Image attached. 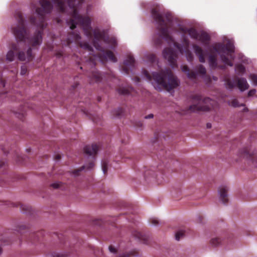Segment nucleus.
<instances>
[{
    "instance_id": "33",
    "label": "nucleus",
    "mask_w": 257,
    "mask_h": 257,
    "mask_svg": "<svg viewBox=\"0 0 257 257\" xmlns=\"http://www.w3.org/2000/svg\"><path fill=\"white\" fill-rule=\"evenodd\" d=\"M80 47L84 49L88 50L90 51L92 49V48L87 43H81Z\"/></svg>"
},
{
    "instance_id": "30",
    "label": "nucleus",
    "mask_w": 257,
    "mask_h": 257,
    "mask_svg": "<svg viewBox=\"0 0 257 257\" xmlns=\"http://www.w3.org/2000/svg\"><path fill=\"white\" fill-rule=\"evenodd\" d=\"M210 243L212 244V245L216 246L220 244V239L219 238H218V237L213 238L211 240Z\"/></svg>"
},
{
    "instance_id": "47",
    "label": "nucleus",
    "mask_w": 257,
    "mask_h": 257,
    "mask_svg": "<svg viewBox=\"0 0 257 257\" xmlns=\"http://www.w3.org/2000/svg\"><path fill=\"white\" fill-rule=\"evenodd\" d=\"M31 22L32 23H33V24H36V22H35V20H34V18H32L31 19Z\"/></svg>"
},
{
    "instance_id": "44",
    "label": "nucleus",
    "mask_w": 257,
    "mask_h": 257,
    "mask_svg": "<svg viewBox=\"0 0 257 257\" xmlns=\"http://www.w3.org/2000/svg\"><path fill=\"white\" fill-rule=\"evenodd\" d=\"M61 158V155L60 154H57L55 156V160L57 161L59 160Z\"/></svg>"
},
{
    "instance_id": "13",
    "label": "nucleus",
    "mask_w": 257,
    "mask_h": 257,
    "mask_svg": "<svg viewBox=\"0 0 257 257\" xmlns=\"http://www.w3.org/2000/svg\"><path fill=\"white\" fill-rule=\"evenodd\" d=\"M192 49L195 55L198 57L199 62L204 63L207 56V51H204L201 47L196 44L193 45Z\"/></svg>"
},
{
    "instance_id": "34",
    "label": "nucleus",
    "mask_w": 257,
    "mask_h": 257,
    "mask_svg": "<svg viewBox=\"0 0 257 257\" xmlns=\"http://www.w3.org/2000/svg\"><path fill=\"white\" fill-rule=\"evenodd\" d=\"M118 92L120 94L126 95L129 93V91L127 89L122 88L118 90Z\"/></svg>"
},
{
    "instance_id": "1",
    "label": "nucleus",
    "mask_w": 257,
    "mask_h": 257,
    "mask_svg": "<svg viewBox=\"0 0 257 257\" xmlns=\"http://www.w3.org/2000/svg\"><path fill=\"white\" fill-rule=\"evenodd\" d=\"M15 17L18 23L12 26V30L17 44H13L12 49L16 51H20L18 54L19 60L29 61L33 59L30 45L37 47L41 44L42 32L37 31L30 38L29 32L25 28V21L22 13L20 12H17Z\"/></svg>"
},
{
    "instance_id": "46",
    "label": "nucleus",
    "mask_w": 257,
    "mask_h": 257,
    "mask_svg": "<svg viewBox=\"0 0 257 257\" xmlns=\"http://www.w3.org/2000/svg\"><path fill=\"white\" fill-rule=\"evenodd\" d=\"M210 81V78H205V81L206 84L208 85V82Z\"/></svg>"
},
{
    "instance_id": "8",
    "label": "nucleus",
    "mask_w": 257,
    "mask_h": 257,
    "mask_svg": "<svg viewBox=\"0 0 257 257\" xmlns=\"http://www.w3.org/2000/svg\"><path fill=\"white\" fill-rule=\"evenodd\" d=\"M152 16L158 24L157 29L160 32V37L167 41H173V39L169 35L167 25L162 18V16L157 11L152 10Z\"/></svg>"
},
{
    "instance_id": "53",
    "label": "nucleus",
    "mask_w": 257,
    "mask_h": 257,
    "mask_svg": "<svg viewBox=\"0 0 257 257\" xmlns=\"http://www.w3.org/2000/svg\"><path fill=\"white\" fill-rule=\"evenodd\" d=\"M25 209H26V210H27V211L29 210V209L28 207H27V208H26Z\"/></svg>"
},
{
    "instance_id": "25",
    "label": "nucleus",
    "mask_w": 257,
    "mask_h": 257,
    "mask_svg": "<svg viewBox=\"0 0 257 257\" xmlns=\"http://www.w3.org/2000/svg\"><path fill=\"white\" fill-rule=\"evenodd\" d=\"M229 104L234 107H238L241 106H244L243 103H240L236 99L232 100L230 102H228Z\"/></svg>"
},
{
    "instance_id": "49",
    "label": "nucleus",
    "mask_w": 257,
    "mask_h": 257,
    "mask_svg": "<svg viewBox=\"0 0 257 257\" xmlns=\"http://www.w3.org/2000/svg\"><path fill=\"white\" fill-rule=\"evenodd\" d=\"M2 84L3 87L5 86V83L3 81L2 82Z\"/></svg>"
},
{
    "instance_id": "15",
    "label": "nucleus",
    "mask_w": 257,
    "mask_h": 257,
    "mask_svg": "<svg viewBox=\"0 0 257 257\" xmlns=\"http://www.w3.org/2000/svg\"><path fill=\"white\" fill-rule=\"evenodd\" d=\"M53 6L55 7L59 11L63 12L65 10V2L66 0H51Z\"/></svg>"
},
{
    "instance_id": "26",
    "label": "nucleus",
    "mask_w": 257,
    "mask_h": 257,
    "mask_svg": "<svg viewBox=\"0 0 257 257\" xmlns=\"http://www.w3.org/2000/svg\"><path fill=\"white\" fill-rule=\"evenodd\" d=\"M235 70L238 74H243L245 72V67L241 64L236 66Z\"/></svg>"
},
{
    "instance_id": "24",
    "label": "nucleus",
    "mask_w": 257,
    "mask_h": 257,
    "mask_svg": "<svg viewBox=\"0 0 257 257\" xmlns=\"http://www.w3.org/2000/svg\"><path fill=\"white\" fill-rule=\"evenodd\" d=\"M196 71L198 74H200L202 77H205L206 75V69L202 65H198L196 66Z\"/></svg>"
},
{
    "instance_id": "5",
    "label": "nucleus",
    "mask_w": 257,
    "mask_h": 257,
    "mask_svg": "<svg viewBox=\"0 0 257 257\" xmlns=\"http://www.w3.org/2000/svg\"><path fill=\"white\" fill-rule=\"evenodd\" d=\"M193 105L189 106V109L193 112L196 111H208L214 107L216 102L209 98H202L200 95H196L192 97Z\"/></svg>"
},
{
    "instance_id": "54",
    "label": "nucleus",
    "mask_w": 257,
    "mask_h": 257,
    "mask_svg": "<svg viewBox=\"0 0 257 257\" xmlns=\"http://www.w3.org/2000/svg\"><path fill=\"white\" fill-rule=\"evenodd\" d=\"M39 26L40 27H42V25H39Z\"/></svg>"
},
{
    "instance_id": "9",
    "label": "nucleus",
    "mask_w": 257,
    "mask_h": 257,
    "mask_svg": "<svg viewBox=\"0 0 257 257\" xmlns=\"http://www.w3.org/2000/svg\"><path fill=\"white\" fill-rule=\"evenodd\" d=\"M93 32L94 37L93 45L97 50H101V46L98 43V41L100 40H103L107 44H111L114 46L116 45L117 41L114 37H111L110 38L108 37L105 38L104 32L97 29H95Z\"/></svg>"
},
{
    "instance_id": "38",
    "label": "nucleus",
    "mask_w": 257,
    "mask_h": 257,
    "mask_svg": "<svg viewBox=\"0 0 257 257\" xmlns=\"http://www.w3.org/2000/svg\"><path fill=\"white\" fill-rule=\"evenodd\" d=\"M102 170H103V173L105 174L107 170L106 163H104L102 165Z\"/></svg>"
},
{
    "instance_id": "28",
    "label": "nucleus",
    "mask_w": 257,
    "mask_h": 257,
    "mask_svg": "<svg viewBox=\"0 0 257 257\" xmlns=\"http://www.w3.org/2000/svg\"><path fill=\"white\" fill-rule=\"evenodd\" d=\"M14 58H15L14 52L12 50L8 51V52L7 54V60L9 61H12L14 60Z\"/></svg>"
},
{
    "instance_id": "32",
    "label": "nucleus",
    "mask_w": 257,
    "mask_h": 257,
    "mask_svg": "<svg viewBox=\"0 0 257 257\" xmlns=\"http://www.w3.org/2000/svg\"><path fill=\"white\" fill-rule=\"evenodd\" d=\"M146 58L150 61L153 62L156 60V55L154 54H147L146 55Z\"/></svg>"
},
{
    "instance_id": "42",
    "label": "nucleus",
    "mask_w": 257,
    "mask_h": 257,
    "mask_svg": "<svg viewBox=\"0 0 257 257\" xmlns=\"http://www.w3.org/2000/svg\"><path fill=\"white\" fill-rule=\"evenodd\" d=\"M154 117V115L153 114H150L148 115H146L145 116V118L146 119H149V118H152Z\"/></svg>"
},
{
    "instance_id": "43",
    "label": "nucleus",
    "mask_w": 257,
    "mask_h": 257,
    "mask_svg": "<svg viewBox=\"0 0 257 257\" xmlns=\"http://www.w3.org/2000/svg\"><path fill=\"white\" fill-rule=\"evenodd\" d=\"M119 257H130V255L127 253H122L119 255Z\"/></svg>"
},
{
    "instance_id": "40",
    "label": "nucleus",
    "mask_w": 257,
    "mask_h": 257,
    "mask_svg": "<svg viewBox=\"0 0 257 257\" xmlns=\"http://www.w3.org/2000/svg\"><path fill=\"white\" fill-rule=\"evenodd\" d=\"M109 250L110 252L113 253H116V252L115 249L111 246H109Z\"/></svg>"
},
{
    "instance_id": "21",
    "label": "nucleus",
    "mask_w": 257,
    "mask_h": 257,
    "mask_svg": "<svg viewBox=\"0 0 257 257\" xmlns=\"http://www.w3.org/2000/svg\"><path fill=\"white\" fill-rule=\"evenodd\" d=\"M209 64L211 68H215L217 66V57L216 56L210 55L209 56Z\"/></svg>"
},
{
    "instance_id": "22",
    "label": "nucleus",
    "mask_w": 257,
    "mask_h": 257,
    "mask_svg": "<svg viewBox=\"0 0 257 257\" xmlns=\"http://www.w3.org/2000/svg\"><path fill=\"white\" fill-rule=\"evenodd\" d=\"M100 75L98 72H93L92 74V76L90 78V82L92 83L94 82H98L100 80Z\"/></svg>"
},
{
    "instance_id": "3",
    "label": "nucleus",
    "mask_w": 257,
    "mask_h": 257,
    "mask_svg": "<svg viewBox=\"0 0 257 257\" xmlns=\"http://www.w3.org/2000/svg\"><path fill=\"white\" fill-rule=\"evenodd\" d=\"M67 3L72 13V18L67 22L68 26H69L71 29H73L76 28L77 24L80 23L83 27L85 35L87 37L91 36V27L90 19L88 17L82 18L78 15L77 12V9L79 7V5L80 4V1L68 0Z\"/></svg>"
},
{
    "instance_id": "37",
    "label": "nucleus",
    "mask_w": 257,
    "mask_h": 257,
    "mask_svg": "<svg viewBox=\"0 0 257 257\" xmlns=\"http://www.w3.org/2000/svg\"><path fill=\"white\" fill-rule=\"evenodd\" d=\"M256 93V90L253 89L249 90L248 92V96H251L254 95Z\"/></svg>"
},
{
    "instance_id": "29",
    "label": "nucleus",
    "mask_w": 257,
    "mask_h": 257,
    "mask_svg": "<svg viewBox=\"0 0 257 257\" xmlns=\"http://www.w3.org/2000/svg\"><path fill=\"white\" fill-rule=\"evenodd\" d=\"M249 78L251 79V82L254 86H257V75L254 74H250Z\"/></svg>"
},
{
    "instance_id": "52",
    "label": "nucleus",
    "mask_w": 257,
    "mask_h": 257,
    "mask_svg": "<svg viewBox=\"0 0 257 257\" xmlns=\"http://www.w3.org/2000/svg\"><path fill=\"white\" fill-rule=\"evenodd\" d=\"M155 43H156V44H159V42L155 41Z\"/></svg>"
},
{
    "instance_id": "31",
    "label": "nucleus",
    "mask_w": 257,
    "mask_h": 257,
    "mask_svg": "<svg viewBox=\"0 0 257 257\" xmlns=\"http://www.w3.org/2000/svg\"><path fill=\"white\" fill-rule=\"evenodd\" d=\"M184 236V232L183 230H180L176 232L175 234L176 240L179 241Z\"/></svg>"
},
{
    "instance_id": "50",
    "label": "nucleus",
    "mask_w": 257,
    "mask_h": 257,
    "mask_svg": "<svg viewBox=\"0 0 257 257\" xmlns=\"http://www.w3.org/2000/svg\"><path fill=\"white\" fill-rule=\"evenodd\" d=\"M213 79H214L215 81H216V80H217V77H214V76H213Z\"/></svg>"
},
{
    "instance_id": "16",
    "label": "nucleus",
    "mask_w": 257,
    "mask_h": 257,
    "mask_svg": "<svg viewBox=\"0 0 257 257\" xmlns=\"http://www.w3.org/2000/svg\"><path fill=\"white\" fill-rule=\"evenodd\" d=\"M237 86L240 91H243L247 89L249 87V84L246 79L243 78L238 79Z\"/></svg>"
},
{
    "instance_id": "41",
    "label": "nucleus",
    "mask_w": 257,
    "mask_h": 257,
    "mask_svg": "<svg viewBox=\"0 0 257 257\" xmlns=\"http://www.w3.org/2000/svg\"><path fill=\"white\" fill-rule=\"evenodd\" d=\"M166 19H167V21H171V18H172V16L170 14H169V13L167 14L166 15Z\"/></svg>"
},
{
    "instance_id": "12",
    "label": "nucleus",
    "mask_w": 257,
    "mask_h": 257,
    "mask_svg": "<svg viewBox=\"0 0 257 257\" xmlns=\"http://www.w3.org/2000/svg\"><path fill=\"white\" fill-rule=\"evenodd\" d=\"M228 190L229 187L226 185H220L218 190L219 199L224 204H227L228 202Z\"/></svg>"
},
{
    "instance_id": "2",
    "label": "nucleus",
    "mask_w": 257,
    "mask_h": 257,
    "mask_svg": "<svg viewBox=\"0 0 257 257\" xmlns=\"http://www.w3.org/2000/svg\"><path fill=\"white\" fill-rule=\"evenodd\" d=\"M143 74L146 80L151 82L155 89L160 91L164 89L170 91L180 85L179 79L169 69L165 68L159 73L153 72V81H152L151 76L146 70H144Z\"/></svg>"
},
{
    "instance_id": "35",
    "label": "nucleus",
    "mask_w": 257,
    "mask_h": 257,
    "mask_svg": "<svg viewBox=\"0 0 257 257\" xmlns=\"http://www.w3.org/2000/svg\"><path fill=\"white\" fill-rule=\"evenodd\" d=\"M150 222L154 225H158L159 224L158 219L156 218H151L150 219Z\"/></svg>"
},
{
    "instance_id": "48",
    "label": "nucleus",
    "mask_w": 257,
    "mask_h": 257,
    "mask_svg": "<svg viewBox=\"0 0 257 257\" xmlns=\"http://www.w3.org/2000/svg\"><path fill=\"white\" fill-rule=\"evenodd\" d=\"M207 127L208 128H210L211 127V124L210 123H207Z\"/></svg>"
},
{
    "instance_id": "10",
    "label": "nucleus",
    "mask_w": 257,
    "mask_h": 257,
    "mask_svg": "<svg viewBox=\"0 0 257 257\" xmlns=\"http://www.w3.org/2000/svg\"><path fill=\"white\" fill-rule=\"evenodd\" d=\"M40 4L41 6V9L36 10V14L39 20L43 21V16L46 14L50 13L52 10V6L48 0H40Z\"/></svg>"
},
{
    "instance_id": "45",
    "label": "nucleus",
    "mask_w": 257,
    "mask_h": 257,
    "mask_svg": "<svg viewBox=\"0 0 257 257\" xmlns=\"http://www.w3.org/2000/svg\"><path fill=\"white\" fill-rule=\"evenodd\" d=\"M123 71L124 72V73L126 74H128L129 73L128 70L127 68H124L123 69Z\"/></svg>"
},
{
    "instance_id": "36",
    "label": "nucleus",
    "mask_w": 257,
    "mask_h": 257,
    "mask_svg": "<svg viewBox=\"0 0 257 257\" xmlns=\"http://www.w3.org/2000/svg\"><path fill=\"white\" fill-rule=\"evenodd\" d=\"M27 71V67L25 65L22 66L21 67V72H20L21 75H24L26 74Z\"/></svg>"
},
{
    "instance_id": "18",
    "label": "nucleus",
    "mask_w": 257,
    "mask_h": 257,
    "mask_svg": "<svg viewBox=\"0 0 257 257\" xmlns=\"http://www.w3.org/2000/svg\"><path fill=\"white\" fill-rule=\"evenodd\" d=\"M102 53L103 57L106 60L111 61L113 62H116L117 61L116 58L114 56L113 53L111 51H107L105 52L103 50Z\"/></svg>"
},
{
    "instance_id": "4",
    "label": "nucleus",
    "mask_w": 257,
    "mask_h": 257,
    "mask_svg": "<svg viewBox=\"0 0 257 257\" xmlns=\"http://www.w3.org/2000/svg\"><path fill=\"white\" fill-rule=\"evenodd\" d=\"M181 32L182 33L181 37L183 39V42L182 45H177L175 43H174L173 46L174 47H176L178 50L182 54H183L184 52L185 53L187 60L189 61H192L193 60V57L192 54L189 51L190 42L187 37L186 36V34H188V35L192 39H193L196 41L199 32L192 28H181Z\"/></svg>"
},
{
    "instance_id": "14",
    "label": "nucleus",
    "mask_w": 257,
    "mask_h": 257,
    "mask_svg": "<svg viewBox=\"0 0 257 257\" xmlns=\"http://www.w3.org/2000/svg\"><path fill=\"white\" fill-rule=\"evenodd\" d=\"M210 40V36L204 31L199 32L196 41L203 44L208 43Z\"/></svg>"
},
{
    "instance_id": "7",
    "label": "nucleus",
    "mask_w": 257,
    "mask_h": 257,
    "mask_svg": "<svg viewBox=\"0 0 257 257\" xmlns=\"http://www.w3.org/2000/svg\"><path fill=\"white\" fill-rule=\"evenodd\" d=\"M98 151V147L95 144L86 145L84 148V153L85 156L87 158H90L91 160L88 164L86 163L85 165L82 166L80 169L74 170L72 173L74 176L78 175V172L86 169V170H90L94 166V160H95V156Z\"/></svg>"
},
{
    "instance_id": "27",
    "label": "nucleus",
    "mask_w": 257,
    "mask_h": 257,
    "mask_svg": "<svg viewBox=\"0 0 257 257\" xmlns=\"http://www.w3.org/2000/svg\"><path fill=\"white\" fill-rule=\"evenodd\" d=\"M81 39V37L80 36V35L79 34H77V33H75V32H73L72 33V41H73V40L76 41V42H78ZM68 40L69 41V42H71V39H70V38H68Z\"/></svg>"
},
{
    "instance_id": "19",
    "label": "nucleus",
    "mask_w": 257,
    "mask_h": 257,
    "mask_svg": "<svg viewBox=\"0 0 257 257\" xmlns=\"http://www.w3.org/2000/svg\"><path fill=\"white\" fill-rule=\"evenodd\" d=\"M253 155L254 154L253 153L251 154L249 152V150H248L247 148H243L240 150L238 154V155L240 157L246 159L250 158V157Z\"/></svg>"
},
{
    "instance_id": "20",
    "label": "nucleus",
    "mask_w": 257,
    "mask_h": 257,
    "mask_svg": "<svg viewBox=\"0 0 257 257\" xmlns=\"http://www.w3.org/2000/svg\"><path fill=\"white\" fill-rule=\"evenodd\" d=\"M181 69L183 72H185L188 78H189V79H190L191 80H194L196 78V73L193 72L190 73L189 72V69L187 66H186V65L182 66Z\"/></svg>"
},
{
    "instance_id": "55",
    "label": "nucleus",
    "mask_w": 257,
    "mask_h": 257,
    "mask_svg": "<svg viewBox=\"0 0 257 257\" xmlns=\"http://www.w3.org/2000/svg\"><path fill=\"white\" fill-rule=\"evenodd\" d=\"M21 207H23V208L24 209V207H23V206H21Z\"/></svg>"
},
{
    "instance_id": "6",
    "label": "nucleus",
    "mask_w": 257,
    "mask_h": 257,
    "mask_svg": "<svg viewBox=\"0 0 257 257\" xmlns=\"http://www.w3.org/2000/svg\"><path fill=\"white\" fill-rule=\"evenodd\" d=\"M214 48L220 55L221 60L225 65L233 66V63L227 57L229 56L231 59H233L234 58L232 55V53L234 52L233 45L230 43H228L226 45L220 44L215 46Z\"/></svg>"
},
{
    "instance_id": "23",
    "label": "nucleus",
    "mask_w": 257,
    "mask_h": 257,
    "mask_svg": "<svg viewBox=\"0 0 257 257\" xmlns=\"http://www.w3.org/2000/svg\"><path fill=\"white\" fill-rule=\"evenodd\" d=\"M135 59L132 56H129L126 60L124 61V64L132 68L134 65Z\"/></svg>"
},
{
    "instance_id": "39",
    "label": "nucleus",
    "mask_w": 257,
    "mask_h": 257,
    "mask_svg": "<svg viewBox=\"0 0 257 257\" xmlns=\"http://www.w3.org/2000/svg\"><path fill=\"white\" fill-rule=\"evenodd\" d=\"M51 186L54 188H58L59 187V183H53L51 185Z\"/></svg>"
},
{
    "instance_id": "11",
    "label": "nucleus",
    "mask_w": 257,
    "mask_h": 257,
    "mask_svg": "<svg viewBox=\"0 0 257 257\" xmlns=\"http://www.w3.org/2000/svg\"><path fill=\"white\" fill-rule=\"evenodd\" d=\"M163 56L165 59L168 60L172 68H174L176 66L177 55L176 52L172 49H165L163 51Z\"/></svg>"
},
{
    "instance_id": "51",
    "label": "nucleus",
    "mask_w": 257,
    "mask_h": 257,
    "mask_svg": "<svg viewBox=\"0 0 257 257\" xmlns=\"http://www.w3.org/2000/svg\"><path fill=\"white\" fill-rule=\"evenodd\" d=\"M2 248L0 247V254L2 253Z\"/></svg>"
},
{
    "instance_id": "17",
    "label": "nucleus",
    "mask_w": 257,
    "mask_h": 257,
    "mask_svg": "<svg viewBox=\"0 0 257 257\" xmlns=\"http://www.w3.org/2000/svg\"><path fill=\"white\" fill-rule=\"evenodd\" d=\"M223 81L225 88L228 90H231L236 86L234 81L228 77H225Z\"/></svg>"
}]
</instances>
